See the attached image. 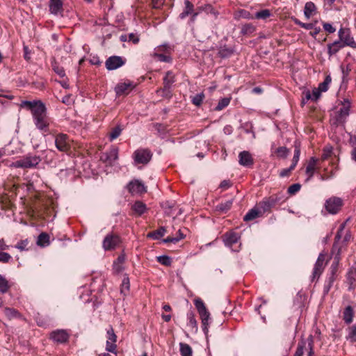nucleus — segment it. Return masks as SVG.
I'll return each instance as SVG.
<instances>
[{
	"label": "nucleus",
	"mask_w": 356,
	"mask_h": 356,
	"mask_svg": "<svg viewBox=\"0 0 356 356\" xmlns=\"http://www.w3.org/2000/svg\"><path fill=\"white\" fill-rule=\"evenodd\" d=\"M41 161L38 156H28L15 161V166L22 168H31L35 167Z\"/></svg>",
	"instance_id": "0eeeda50"
},
{
	"label": "nucleus",
	"mask_w": 356,
	"mask_h": 356,
	"mask_svg": "<svg viewBox=\"0 0 356 356\" xmlns=\"http://www.w3.org/2000/svg\"><path fill=\"white\" fill-rule=\"evenodd\" d=\"M122 131V128L120 125H117L114 128H113L109 134V139L111 141L116 139L120 134Z\"/></svg>",
	"instance_id": "3c124183"
},
{
	"label": "nucleus",
	"mask_w": 356,
	"mask_h": 356,
	"mask_svg": "<svg viewBox=\"0 0 356 356\" xmlns=\"http://www.w3.org/2000/svg\"><path fill=\"white\" fill-rule=\"evenodd\" d=\"M327 54L329 55L330 57L336 54L337 53L339 52V51L341 49L343 48L342 44L340 43V41H339V40H336L332 43L328 44L327 45Z\"/></svg>",
	"instance_id": "cd10ccee"
},
{
	"label": "nucleus",
	"mask_w": 356,
	"mask_h": 356,
	"mask_svg": "<svg viewBox=\"0 0 356 356\" xmlns=\"http://www.w3.org/2000/svg\"><path fill=\"white\" fill-rule=\"evenodd\" d=\"M232 204V200H227L225 202H221L216 206V211L222 213H225L231 209Z\"/></svg>",
	"instance_id": "72a5a7b5"
},
{
	"label": "nucleus",
	"mask_w": 356,
	"mask_h": 356,
	"mask_svg": "<svg viewBox=\"0 0 356 356\" xmlns=\"http://www.w3.org/2000/svg\"><path fill=\"white\" fill-rule=\"evenodd\" d=\"M20 108L30 111L35 127L43 133L49 131L50 118L45 104L41 100L22 101Z\"/></svg>",
	"instance_id": "f257e3e1"
},
{
	"label": "nucleus",
	"mask_w": 356,
	"mask_h": 356,
	"mask_svg": "<svg viewBox=\"0 0 356 356\" xmlns=\"http://www.w3.org/2000/svg\"><path fill=\"white\" fill-rule=\"evenodd\" d=\"M132 209L138 216L143 215L147 210V207L145 203L141 201H136L132 206Z\"/></svg>",
	"instance_id": "f704fd0d"
},
{
	"label": "nucleus",
	"mask_w": 356,
	"mask_h": 356,
	"mask_svg": "<svg viewBox=\"0 0 356 356\" xmlns=\"http://www.w3.org/2000/svg\"><path fill=\"white\" fill-rule=\"evenodd\" d=\"M272 15L271 12L268 9H264L258 11L254 15V18L258 19H266Z\"/></svg>",
	"instance_id": "09e8293b"
},
{
	"label": "nucleus",
	"mask_w": 356,
	"mask_h": 356,
	"mask_svg": "<svg viewBox=\"0 0 356 356\" xmlns=\"http://www.w3.org/2000/svg\"><path fill=\"white\" fill-rule=\"evenodd\" d=\"M286 198L282 193L273 194L272 195L264 198L257 205L261 210L262 213L270 212L271 209L277 204L284 202Z\"/></svg>",
	"instance_id": "f03ea898"
},
{
	"label": "nucleus",
	"mask_w": 356,
	"mask_h": 356,
	"mask_svg": "<svg viewBox=\"0 0 356 356\" xmlns=\"http://www.w3.org/2000/svg\"><path fill=\"white\" fill-rule=\"evenodd\" d=\"M185 8L182 13L179 14L180 19H184L190 14H192L194 10V6L189 0H185Z\"/></svg>",
	"instance_id": "473e14b6"
},
{
	"label": "nucleus",
	"mask_w": 356,
	"mask_h": 356,
	"mask_svg": "<svg viewBox=\"0 0 356 356\" xmlns=\"http://www.w3.org/2000/svg\"><path fill=\"white\" fill-rule=\"evenodd\" d=\"M325 254L323 252L319 254L313 269L312 280H314L315 278L318 279L322 274L325 267L324 261L325 259Z\"/></svg>",
	"instance_id": "4468645a"
},
{
	"label": "nucleus",
	"mask_w": 356,
	"mask_h": 356,
	"mask_svg": "<svg viewBox=\"0 0 356 356\" xmlns=\"http://www.w3.org/2000/svg\"><path fill=\"white\" fill-rule=\"evenodd\" d=\"M317 8L314 3L308 1L305 3L304 8V15L307 19H309L312 15L316 14Z\"/></svg>",
	"instance_id": "a878e982"
},
{
	"label": "nucleus",
	"mask_w": 356,
	"mask_h": 356,
	"mask_svg": "<svg viewBox=\"0 0 356 356\" xmlns=\"http://www.w3.org/2000/svg\"><path fill=\"white\" fill-rule=\"evenodd\" d=\"M300 142L296 140L294 142V154L291 165V169H294L300 159Z\"/></svg>",
	"instance_id": "393cba45"
},
{
	"label": "nucleus",
	"mask_w": 356,
	"mask_h": 356,
	"mask_svg": "<svg viewBox=\"0 0 356 356\" xmlns=\"http://www.w3.org/2000/svg\"><path fill=\"white\" fill-rule=\"evenodd\" d=\"M318 161V159L312 156L308 161L307 165L305 169V173L307 175V178L306 179V181H309L312 179L317 169L316 165Z\"/></svg>",
	"instance_id": "6ab92c4d"
},
{
	"label": "nucleus",
	"mask_w": 356,
	"mask_h": 356,
	"mask_svg": "<svg viewBox=\"0 0 356 356\" xmlns=\"http://www.w3.org/2000/svg\"><path fill=\"white\" fill-rule=\"evenodd\" d=\"M70 336L65 330H56L50 332L49 339L57 343H65L68 342Z\"/></svg>",
	"instance_id": "9b49d317"
},
{
	"label": "nucleus",
	"mask_w": 356,
	"mask_h": 356,
	"mask_svg": "<svg viewBox=\"0 0 356 356\" xmlns=\"http://www.w3.org/2000/svg\"><path fill=\"white\" fill-rule=\"evenodd\" d=\"M49 10L54 15H57L59 12L63 11L62 0H50Z\"/></svg>",
	"instance_id": "c85d7f7f"
},
{
	"label": "nucleus",
	"mask_w": 356,
	"mask_h": 356,
	"mask_svg": "<svg viewBox=\"0 0 356 356\" xmlns=\"http://www.w3.org/2000/svg\"><path fill=\"white\" fill-rule=\"evenodd\" d=\"M349 333L348 339L352 342L356 341V324L353 325L349 328Z\"/></svg>",
	"instance_id": "680f3d73"
},
{
	"label": "nucleus",
	"mask_w": 356,
	"mask_h": 356,
	"mask_svg": "<svg viewBox=\"0 0 356 356\" xmlns=\"http://www.w3.org/2000/svg\"><path fill=\"white\" fill-rule=\"evenodd\" d=\"M354 314L353 308L350 305L345 307L343 311V320L346 324L348 325L353 322Z\"/></svg>",
	"instance_id": "bb28decb"
},
{
	"label": "nucleus",
	"mask_w": 356,
	"mask_h": 356,
	"mask_svg": "<svg viewBox=\"0 0 356 356\" xmlns=\"http://www.w3.org/2000/svg\"><path fill=\"white\" fill-rule=\"evenodd\" d=\"M300 188L301 185L300 184H293L288 188L287 192L290 195H294L300 191Z\"/></svg>",
	"instance_id": "0e129e2a"
},
{
	"label": "nucleus",
	"mask_w": 356,
	"mask_h": 356,
	"mask_svg": "<svg viewBox=\"0 0 356 356\" xmlns=\"http://www.w3.org/2000/svg\"><path fill=\"white\" fill-rule=\"evenodd\" d=\"M154 56L157 58L159 60L165 63H170L172 60V58L169 56H166L163 54L154 53Z\"/></svg>",
	"instance_id": "e2e57ef3"
},
{
	"label": "nucleus",
	"mask_w": 356,
	"mask_h": 356,
	"mask_svg": "<svg viewBox=\"0 0 356 356\" xmlns=\"http://www.w3.org/2000/svg\"><path fill=\"white\" fill-rule=\"evenodd\" d=\"M323 29L325 31H327L329 34L333 33L336 31V29L333 27V26L328 22L323 23Z\"/></svg>",
	"instance_id": "774afa93"
},
{
	"label": "nucleus",
	"mask_w": 356,
	"mask_h": 356,
	"mask_svg": "<svg viewBox=\"0 0 356 356\" xmlns=\"http://www.w3.org/2000/svg\"><path fill=\"white\" fill-rule=\"evenodd\" d=\"M289 152L290 151L286 147H279L275 151V155L277 157L282 159H286L288 156Z\"/></svg>",
	"instance_id": "a18cd8bd"
},
{
	"label": "nucleus",
	"mask_w": 356,
	"mask_h": 356,
	"mask_svg": "<svg viewBox=\"0 0 356 356\" xmlns=\"http://www.w3.org/2000/svg\"><path fill=\"white\" fill-rule=\"evenodd\" d=\"M337 277L334 275H328L327 279L326 280L323 286V294H328L331 288L332 287L334 282L336 281Z\"/></svg>",
	"instance_id": "e433bc0d"
},
{
	"label": "nucleus",
	"mask_w": 356,
	"mask_h": 356,
	"mask_svg": "<svg viewBox=\"0 0 356 356\" xmlns=\"http://www.w3.org/2000/svg\"><path fill=\"white\" fill-rule=\"evenodd\" d=\"M156 93L165 99H170L172 97V88L167 87L159 88L156 90Z\"/></svg>",
	"instance_id": "ea45409f"
},
{
	"label": "nucleus",
	"mask_w": 356,
	"mask_h": 356,
	"mask_svg": "<svg viewBox=\"0 0 356 356\" xmlns=\"http://www.w3.org/2000/svg\"><path fill=\"white\" fill-rule=\"evenodd\" d=\"M221 238L226 246L232 247L234 244L238 243L241 236L238 233L233 230H229L225 232Z\"/></svg>",
	"instance_id": "2eb2a0df"
},
{
	"label": "nucleus",
	"mask_w": 356,
	"mask_h": 356,
	"mask_svg": "<svg viewBox=\"0 0 356 356\" xmlns=\"http://www.w3.org/2000/svg\"><path fill=\"white\" fill-rule=\"evenodd\" d=\"M324 171H325V173L323 174V175H321L320 176V179L322 180V181H325V180H327V179H331L334 175V172L333 170H332L330 172H327V168H325L324 169Z\"/></svg>",
	"instance_id": "69168bd1"
},
{
	"label": "nucleus",
	"mask_w": 356,
	"mask_h": 356,
	"mask_svg": "<svg viewBox=\"0 0 356 356\" xmlns=\"http://www.w3.org/2000/svg\"><path fill=\"white\" fill-rule=\"evenodd\" d=\"M343 229V225H341V227L338 229L335 237H334V242L332 245V254H336V252H338V250H339V252L341 253V248L339 246L338 242L341 238V232Z\"/></svg>",
	"instance_id": "c756f323"
},
{
	"label": "nucleus",
	"mask_w": 356,
	"mask_h": 356,
	"mask_svg": "<svg viewBox=\"0 0 356 356\" xmlns=\"http://www.w3.org/2000/svg\"><path fill=\"white\" fill-rule=\"evenodd\" d=\"M125 63L126 59L122 57L119 56H111L106 59L105 66L108 70L111 71L123 66Z\"/></svg>",
	"instance_id": "f8f14e48"
},
{
	"label": "nucleus",
	"mask_w": 356,
	"mask_h": 356,
	"mask_svg": "<svg viewBox=\"0 0 356 356\" xmlns=\"http://www.w3.org/2000/svg\"><path fill=\"white\" fill-rule=\"evenodd\" d=\"M134 87V86L131 81H129L127 83H119L115 86L114 90L116 95L120 97L128 95Z\"/></svg>",
	"instance_id": "f3484780"
},
{
	"label": "nucleus",
	"mask_w": 356,
	"mask_h": 356,
	"mask_svg": "<svg viewBox=\"0 0 356 356\" xmlns=\"http://www.w3.org/2000/svg\"><path fill=\"white\" fill-rule=\"evenodd\" d=\"M12 259L10 254L5 252H0V262L8 263Z\"/></svg>",
	"instance_id": "338daca9"
},
{
	"label": "nucleus",
	"mask_w": 356,
	"mask_h": 356,
	"mask_svg": "<svg viewBox=\"0 0 356 356\" xmlns=\"http://www.w3.org/2000/svg\"><path fill=\"white\" fill-rule=\"evenodd\" d=\"M156 260L161 264L165 266H170L172 263V259L168 255H161L156 257Z\"/></svg>",
	"instance_id": "de8ad7c7"
},
{
	"label": "nucleus",
	"mask_w": 356,
	"mask_h": 356,
	"mask_svg": "<svg viewBox=\"0 0 356 356\" xmlns=\"http://www.w3.org/2000/svg\"><path fill=\"white\" fill-rule=\"evenodd\" d=\"M194 305L200 316L202 321V327L205 335L209 332V320L210 318V313L207 309L204 302L200 298L194 300Z\"/></svg>",
	"instance_id": "7ed1b4c3"
},
{
	"label": "nucleus",
	"mask_w": 356,
	"mask_h": 356,
	"mask_svg": "<svg viewBox=\"0 0 356 356\" xmlns=\"http://www.w3.org/2000/svg\"><path fill=\"white\" fill-rule=\"evenodd\" d=\"M126 187L129 193L132 195L136 194L142 195L147 192L146 186L141 181H139L138 179L131 180L128 183Z\"/></svg>",
	"instance_id": "9d476101"
},
{
	"label": "nucleus",
	"mask_w": 356,
	"mask_h": 356,
	"mask_svg": "<svg viewBox=\"0 0 356 356\" xmlns=\"http://www.w3.org/2000/svg\"><path fill=\"white\" fill-rule=\"evenodd\" d=\"M197 10L199 12L204 11L207 13H212L214 15H217L218 13L215 10L211 4H206L204 6H202L197 8Z\"/></svg>",
	"instance_id": "864d4df0"
},
{
	"label": "nucleus",
	"mask_w": 356,
	"mask_h": 356,
	"mask_svg": "<svg viewBox=\"0 0 356 356\" xmlns=\"http://www.w3.org/2000/svg\"><path fill=\"white\" fill-rule=\"evenodd\" d=\"M29 244V241L28 239H24V240H21L20 241H19L16 245H15V248L18 250H19L20 251H24V250H28V245Z\"/></svg>",
	"instance_id": "13d9d810"
},
{
	"label": "nucleus",
	"mask_w": 356,
	"mask_h": 356,
	"mask_svg": "<svg viewBox=\"0 0 356 356\" xmlns=\"http://www.w3.org/2000/svg\"><path fill=\"white\" fill-rule=\"evenodd\" d=\"M107 334H108V340L106 341V350L108 352L116 354L117 346H116L115 343L117 341V336L115 334L114 330L112 327H111L107 330Z\"/></svg>",
	"instance_id": "dca6fc26"
},
{
	"label": "nucleus",
	"mask_w": 356,
	"mask_h": 356,
	"mask_svg": "<svg viewBox=\"0 0 356 356\" xmlns=\"http://www.w3.org/2000/svg\"><path fill=\"white\" fill-rule=\"evenodd\" d=\"M8 281L1 275H0V292L6 293L10 289Z\"/></svg>",
	"instance_id": "8fccbe9b"
},
{
	"label": "nucleus",
	"mask_w": 356,
	"mask_h": 356,
	"mask_svg": "<svg viewBox=\"0 0 356 356\" xmlns=\"http://www.w3.org/2000/svg\"><path fill=\"white\" fill-rule=\"evenodd\" d=\"M235 52L234 46H229L227 44L220 45L218 49V56L220 58L225 59L231 57Z\"/></svg>",
	"instance_id": "aec40b11"
},
{
	"label": "nucleus",
	"mask_w": 356,
	"mask_h": 356,
	"mask_svg": "<svg viewBox=\"0 0 356 356\" xmlns=\"http://www.w3.org/2000/svg\"><path fill=\"white\" fill-rule=\"evenodd\" d=\"M188 323V325L192 328V331L194 332H197L198 330L197 322L195 319V314L193 312L191 311L187 314Z\"/></svg>",
	"instance_id": "4c0bfd02"
},
{
	"label": "nucleus",
	"mask_w": 356,
	"mask_h": 356,
	"mask_svg": "<svg viewBox=\"0 0 356 356\" xmlns=\"http://www.w3.org/2000/svg\"><path fill=\"white\" fill-rule=\"evenodd\" d=\"M121 243V238L118 234H107L103 241V248L108 250H115L117 246Z\"/></svg>",
	"instance_id": "1a4fd4ad"
},
{
	"label": "nucleus",
	"mask_w": 356,
	"mask_h": 356,
	"mask_svg": "<svg viewBox=\"0 0 356 356\" xmlns=\"http://www.w3.org/2000/svg\"><path fill=\"white\" fill-rule=\"evenodd\" d=\"M55 145L60 152H67L71 149L69 136L65 134H58L56 136Z\"/></svg>",
	"instance_id": "6e6552de"
},
{
	"label": "nucleus",
	"mask_w": 356,
	"mask_h": 356,
	"mask_svg": "<svg viewBox=\"0 0 356 356\" xmlns=\"http://www.w3.org/2000/svg\"><path fill=\"white\" fill-rule=\"evenodd\" d=\"M176 81L175 75L172 71H167L163 79V87L172 88L173 83Z\"/></svg>",
	"instance_id": "b1692460"
},
{
	"label": "nucleus",
	"mask_w": 356,
	"mask_h": 356,
	"mask_svg": "<svg viewBox=\"0 0 356 356\" xmlns=\"http://www.w3.org/2000/svg\"><path fill=\"white\" fill-rule=\"evenodd\" d=\"M231 98L229 97H224L221 99L219 102L216 107L215 108V111H221L225 107H227L230 103Z\"/></svg>",
	"instance_id": "603ef678"
},
{
	"label": "nucleus",
	"mask_w": 356,
	"mask_h": 356,
	"mask_svg": "<svg viewBox=\"0 0 356 356\" xmlns=\"http://www.w3.org/2000/svg\"><path fill=\"white\" fill-rule=\"evenodd\" d=\"M333 147L332 146H325L323 149V154L321 155V160L325 161L330 158L332 154Z\"/></svg>",
	"instance_id": "5fc2aeb1"
},
{
	"label": "nucleus",
	"mask_w": 356,
	"mask_h": 356,
	"mask_svg": "<svg viewBox=\"0 0 356 356\" xmlns=\"http://www.w3.org/2000/svg\"><path fill=\"white\" fill-rule=\"evenodd\" d=\"M339 41L344 47L346 46L350 47L353 49H356V42L353 37L351 36L350 31L348 28L341 27L338 32Z\"/></svg>",
	"instance_id": "39448f33"
},
{
	"label": "nucleus",
	"mask_w": 356,
	"mask_h": 356,
	"mask_svg": "<svg viewBox=\"0 0 356 356\" xmlns=\"http://www.w3.org/2000/svg\"><path fill=\"white\" fill-rule=\"evenodd\" d=\"M180 354L181 356H192L193 350L191 347L185 343H180Z\"/></svg>",
	"instance_id": "37998d69"
},
{
	"label": "nucleus",
	"mask_w": 356,
	"mask_h": 356,
	"mask_svg": "<svg viewBox=\"0 0 356 356\" xmlns=\"http://www.w3.org/2000/svg\"><path fill=\"white\" fill-rule=\"evenodd\" d=\"M256 31V26L252 23H246L243 24L241 29V34L242 35H250Z\"/></svg>",
	"instance_id": "c9c22d12"
},
{
	"label": "nucleus",
	"mask_w": 356,
	"mask_h": 356,
	"mask_svg": "<svg viewBox=\"0 0 356 356\" xmlns=\"http://www.w3.org/2000/svg\"><path fill=\"white\" fill-rule=\"evenodd\" d=\"M152 157V152L147 148L136 149L133 155L134 160L137 164H147Z\"/></svg>",
	"instance_id": "423d86ee"
},
{
	"label": "nucleus",
	"mask_w": 356,
	"mask_h": 356,
	"mask_svg": "<svg viewBox=\"0 0 356 356\" xmlns=\"http://www.w3.org/2000/svg\"><path fill=\"white\" fill-rule=\"evenodd\" d=\"M238 163L240 165L252 168L254 165V159L248 151H242L238 154Z\"/></svg>",
	"instance_id": "a211bd4d"
},
{
	"label": "nucleus",
	"mask_w": 356,
	"mask_h": 356,
	"mask_svg": "<svg viewBox=\"0 0 356 356\" xmlns=\"http://www.w3.org/2000/svg\"><path fill=\"white\" fill-rule=\"evenodd\" d=\"M51 65L54 72L57 74L60 77L65 76V72L64 68L59 65L55 58H52L51 60Z\"/></svg>",
	"instance_id": "7c9ffc66"
},
{
	"label": "nucleus",
	"mask_w": 356,
	"mask_h": 356,
	"mask_svg": "<svg viewBox=\"0 0 356 356\" xmlns=\"http://www.w3.org/2000/svg\"><path fill=\"white\" fill-rule=\"evenodd\" d=\"M49 235L46 232H42L38 236L37 244L40 247H45L49 245Z\"/></svg>",
	"instance_id": "58836bf2"
},
{
	"label": "nucleus",
	"mask_w": 356,
	"mask_h": 356,
	"mask_svg": "<svg viewBox=\"0 0 356 356\" xmlns=\"http://www.w3.org/2000/svg\"><path fill=\"white\" fill-rule=\"evenodd\" d=\"M165 232V228L164 227H160L158 229L149 232L147 235V237L155 240L159 239L161 237L164 236Z\"/></svg>",
	"instance_id": "a19ab883"
},
{
	"label": "nucleus",
	"mask_w": 356,
	"mask_h": 356,
	"mask_svg": "<svg viewBox=\"0 0 356 356\" xmlns=\"http://www.w3.org/2000/svg\"><path fill=\"white\" fill-rule=\"evenodd\" d=\"M332 81V78L330 74L327 75L322 83H320L318 85V88L322 92H326L329 88V85Z\"/></svg>",
	"instance_id": "49530a36"
},
{
	"label": "nucleus",
	"mask_w": 356,
	"mask_h": 356,
	"mask_svg": "<svg viewBox=\"0 0 356 356\" xmlns=\"http://www.w3.org/2000/svg\"><path fill=\"white\" fill-rule=\"evenodd\" d=\"M130 288L129 278L127 275H126L123 280L121 284V293H124V291L128 292Z\"/></svg>",
	"instance_id": "052dcab7"
},
{
	"label": "nucleus",
	"mask_w": 356,
	"mask_h": 356,
	"mask_svg": "<svg viewBox=\"0 0 356 356\" xmlns=\"http://www.w3.org/2000/svg\"><path fill=\"white\" fill-rule=\"evenodd\" d=\"M343 205V202L341 198L332 196L325 200L324 207L328 213L335 215L341 211Z\"/></svg>",
	"instance_id": "20e7f679"
},
{
	"label": "nucleus",
	"mask_w": 356,
	"mask_h": 356,
	"mask_svg": "<svg viewBox=\"0 0 356 356\" xmlns=\"http://www.w3.org/2000/svg\"><path fill=\"white\" fill-rule=\"evenodd\" d=\"M346 280L356 279V261L353 264L348 268L346 275Z\"/></svg>",
	"instance_id": "6e6d98bb"
},
{
	"label": "nucleus",
	"mask_w": 356,
	"mask_h": 356,
	"mask_svg": "<svg viewBox=\"0 0 356 356\" xmlns=\"http://www.w3.org/2000/svg\"><path fill=\"white\" fill-rule=\"evenodd\" d=\"M204 97L205 96L203 92L197 94L194 97H193L191 102L194 105L200 106L202 104Z\"/></svg>",
	"instance_id": "4d7b16f0"
},
{
	"label": "nucleus",
	"mask_w": 356,
	"mask_h": 356,
	"mask_svg": "<svg viewBox=\"0 0 356 356\" xmlns=\"http://www.w3.org/2000/svg\"><path fill=\"white\" fill-rule=\"evenodd\" d=\"M3 312L5 316L10 320L21 317L20 313L14 308L6 307Z\"/></svg>",
	"instance_id": "79ce46f5"
},
{
	"label": "nucleus",
	"mask_w": 356,
	"mask_h": 356,
	"mask_svg": "<svg viewBox=\"0 0 356 356\" xmlns=\"http://www.w3.org/2000/svg\"><path fill=\"white\" fill-rule=\"evenodd\" d=\"M334 257L333 259V261L330 267V275H334L337 277V272L339 270V262L341 260V254L339 252V250H338V252H336V254H334Z\"/></svg>",
	"instance_id": "4be33fe9"
},
{
	"label": "nucleus",
	"mask_w": 356,
	"mask_h": 356,
	"mask_svg": "<svg viewBox=\"0 0 356 356\" xmlns=\"http://www.w3.org/2000/svg\"><path fill=\"white\" fill-rule=\"evenodd\" d=\"M306 343H307V341L303 339H301L299 341L298 346H297L296 350L294 353V356H303L304 349L306 347Z\"/></svg>",
	"instance_id": "c03bdc74"
},
{
	"label": "nucleus",
	"mask_w": 356,
	"mask_h": 356,
	"mask_svg": "<svg viewBox=\"0 0 356 356\" xmlns=\"http://www.w3.org/2000/svg\"><path fill=\"white\" fill-rule=\"evenodd\" d=\"M261 210H259L257 208L250 209L243 217V221L249 222L260 217L263 215Z\"/></svg>",
	"instance_id": "5701e85b"
},
{
	"label": "nucleus",
	"mask_w": 356,
	"mask_h": 356,
	"mask_svg": "<svg viewBox=\"0 0 356 356\" xmlns=\"http://www.w3.org/2000/svg\"><path fill=\"white\" fill-rule=\"evenodd\" d=\"M118 159V149L117 148L111 149L109 151L102 153L100 156V161L106 165H113Z\"/></svg>",
	"instance_id": "ddd939ff"
},
{
	"label": "nucleus",
	"mask_w": 356,
	"mask_h": 356,
	"mask_svg": "<svg viewBox=\"0 0 356 356\" xmlns=\"http://www.w3.org/2000/svg\"><path fill=\"white\" fill-rule=\"evenodd\" d=\"M307 342H308V347H309V352L307 356H314V337L312 335H309L307 338Z\"/></svg>",
	"instance_id": "bf43d9fd"
},
{
	"label": "nucleus",
	"mask_w": 356,
	"mask_h": 356,
	"mask_svg": "<svg viewBox=\"0 0 356 356\" xmlns=\"http://www.w3.org/2000/svg\"><path fill=\"white\" fill-rule=\"evenodd\" d=\"M291 20L294 22L295 24L298 25L301 28H303L307 30L313 29L318 23V20H315L311 23H304L300 22L298 18L295 17H291Z\"/></svg>",
	"instance_id": "2f4dec72"
},
{
	"label": "nucleus",
	"mask_w": 356,
	"mask_h": 356,
	"mask_svg": "<svg viewBox=\"0 0 356 356\" xmlns=\"http://www.w3.org/2000/svg\"><path fill=\"white\" fill-rule=\"evenodd\" d=\"M350 113V108L348 105L347 106H343L339 108L337 111V114L336 116V121L337 124H343L346 122V118L349 115Z\"/></svg>",
	"instance_id": "412c9836"
}]
</instances>
